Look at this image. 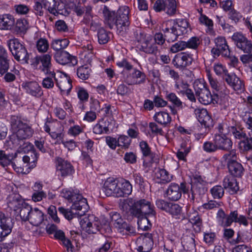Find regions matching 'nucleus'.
Instances as JSON below:
<instances>
[{
    "mask_svg": "<svg viewBox=\"0 0 252 252\" xmlns=\"http://www.w3.org/2000/svg\"><path fill=\"white\" fill-rule=\"evenodd\" d=\"M120 208L125 214L129 213L140 219L138 221V224L141 229H146V226L145 224L149 222L145 216L154 212L150 202L144 199L136 200L132 198H127L121 200Z\"/></svg>",
    "mask_w": 252,
    "mask_h": 252,
    "instance_id": "1",
    "label": "nucleus"
},
{
    "mask_svg": "<svg viewBox=\"0 0 252 252\" xmlns=\"http://www.w3.org/2000/svg\"><path fill=\"white\" fill-rule=\"evenodd\" d=\"M103 13L105 17V23L110 29L116 27L118 33L122 35L126 32L129 25L128 7L122 6L115 13L113 11H110L108 7L104 6Z\"/></svg>",
    "mask_w": 252,
    "mask_h": 252,
    "instance_id": "2",
    "label": "nucleus"
},
{
    "mask_svg": "<svg viewBox=\"0 0 252 252\" xmlns=\"http://www.w3.org/2000/svg\"><path fill=\"white\" fill-rule=\"evenodd\" d=\"M10 124L12 129L16 132L18 139H26L32 136L33 129L29 125L23 123L18 116H12L10 118Z\"/></svg>",
    "mask_w": 252,
    "mask_h": 252,
    "instance_id": "3",
    "label": "nucleus"
},
{
    "mask_svg": "<svg viewBox=\"0 0 252 252\" xmlns=\"http://www.w3.org/2000/svg\"><path fill=\"white\" fill-rule=\"evenodd\" d=\"M194 88L195 95L198 97V99L201 103L208 105L211 103L215 104L218 102L219 99L218 95L211 94L209 90L203 84L195 82Z\"/></svg>",
    "mask_w": 252,
    "mask_h": 252,
    "instance_id": "4",
    "label": "nucleus"
},
{
    "mask_svg": "<svg viewBox=\"0 0 252 252\" xmlns=\"http://www.w3.org/2000/svg\"><path fill=\"white\" fill-rule=\"evenodd\" d=\"M8 45L14 59L20 62L27 63L29 59L28 51L24 45L17 39L9 40Z\"/></svg>",
    "mask_w": 252,
    "mask_h": 252,
    "instance_id": "5",
    "label": "nucleus"
},
{
    "mask_svg": "<svg viewBox=\"0 0 252 252\" xmlns=\"http://www.w3.org/2000/svg\"><path fill=\"white\" fill-rule=\"evenodd\" d=\"M18 152H28V155L23 157L24 163L27 164L26 166L29 165V168H33L35 167L38 157L33 145L29 142L25 143L19 148Z\"/></svg>",
    "mask_w": 252,
    "mask_h": 252,
    "instance_id": "6",
    "label": "nucleus"
},
{
    "mask_svg": "<svg viewBox=\"0 0 252 252\" xmlns=\"http://www.w3.org/2000/svg\"><path fill=\"white\" fill-rule=\"evenodd\" d=\"M136 39L140 44V49L148 54H156L158 53V47L152 40L150 35H146L143 33H137Z\"/></svg>",
    "mask_w": 252,
    "mask_h": 252,
    "instance_id": "7",
    "label": "nucleus"
},
{
    "mask_svg": "<svg viewBox=\"0 0 252 252\" xmlns=\"http://www.w3.org/2000/svg\"><path fill=\"white\" fill-rule=\"evenodd\" d=\"M189 191V187L186 183H182L180 185L175 183L171 184L166 191L167 197L171 200H178L182 196V193H187Z\"/></svg>",
    "mask_w": 252,
    "mask_h": 252,
    "instance_id": "8",
    "label": "nucleus"
},
{
    "mask_svg": "<svg viewBox=\"0 0 252 252\" xmlns=\"http://www.w3.org/2000/svg\"><path fill=\"white\" fill-rule=\"evenodd\" d=\"M215 46L211 50V53L214 57H229L230 50L227 41L224 37L219 36L215 39Z\"/></svg>",
    "mask_w": 252,
    "mask_h": 252,
    "instance_id": "9",
    "label": "nucleus"
},
{
    "mask_svg": "<svg viewBox=\"0 0 252 252\" xmlns=\"http://www.w3.org/2000/svg\"><path fill=\"white\" fill-rule=\"evenodd\" d=\"M80 224L82 229L89 234H95L100 230L99 223L93 216L84 218Z\"/></svg>",
    "mask_w": 252,
    "mask_h": 252,
    "instance_id": "10",
    "label": "nucleus"
},
{
    "mask_svg": "<svg viewBox=\"0 0 252 252\" xmlns=\"http://www.w3.org/2000/svg\"><path fill=\"white\" fill-rule=\"evenodd\" d=\"M232 39L236 47L246 53H251L252 51V43L242 34L239 32L234 33Z\"/></svg>",
    "mask_w": 252,
    "mask_h": 252,
    "instance_id": "11",
    "label": "nucleus"
},
{
    "mask_svg": "<svg viewBox=\"0 0 252 252\" xmlns=\"http://www.w3.org/2000/svg\"><path fill=\"white\" fill-rule=\"evenodd\" d=\"M139 252H149L152 249L153 241L151 234L146 233L140 236L136 241Z\"/></svg>",
    "mask_w": 252,
    "mask_h": 252,
    "instance_id": "12",
    "label": "nucleus"
},
{
    "mask_svg": "<svg viewBox=\"0 0 252 252\" xmlns=\"http://www.w3.org/2000/svg\"><path fill=\"white\" fill-rule=\"evenodd\" d=\"M12 227V220L0 212V242L10 233Z\"/></svg>",
    "mask_w": 252,
    "mask_h": 252,
    "instance_id": "13",
    "label": "nucleus"
},
{
    "mask_svg": "<svg viewBox=\"0 0 252 252\" xmlns=\"http://www.w3.org/2000/svg\"><path fill=\"white\" fill-rule=\"evenodd\" d=\"M76 196L75 199L72 201L73 204L71 208L77 212V216H82L88 211L89 206L87 200L81 194H79Z\"/></svg>",
    "mask_w": 252,
    "mask_h": 252,
    "instance_id": "14",
    "label": "nucleus"
},
{
    "mask_svg": "<svg viewBox=\"0 0 252 252\" xmlns=\"http://www.w3.org/2000/svg\"><path fill=\"white\" fill-rule=\"evenodd\" d=\"M192 61V59L190 55L182 52L175 55L172 63L177 68L183 69L189 65Z\"/></svg>",
    "mask_w": 252,
    "mask_h": 252,
    "instance_id": "15",
    "label": "nucleus"
},
{
    "mask_svg": "<svg viewBox=\"0 0 252 252\" xmlns=\"http://www.w3.org/2000/svg\"><path fill=\"white\" fill-rule=\"evenodd\" d=\"M111 222L120 232L125 229L127 232L132 233L134 231L133 227L127 224L117 213H113L111 216Z\"/></svg>",
    "mask_w": 252,
    "mask_h": 252,
    "instance_id": "16",
    "label": "nucleus"
},
{
    "mask_svg": "<svg viewBox=\"0 0 252 252\" xmlns=\"http://www.w3.org/2000/svg\"><path fill=\"white\" fill-rule=\"evenodd\" d=\"M146 75L140 71L134 69L132 73L127 75L124 81L128 85H140L145 83Z\"/></svg>",
    "mask_w": 252,
    "mask_h": 252,
    "instance_id": "17",
    "label": "nucleus"
},
{
    "mask_svg": "<svg viewBox=\"0 0 252 252\" xmlns=\"http://www.w3.org/2000/svg\"><path fill=\"white\" fill-rule=\"evenodd\" d=\"M54 58L57 62L61 64L70 63L72 65H75L77 63L76 57L70 55L68 52L64 51L56 52Z\"/></svg>",
    "mask_w": 252,
    "mask_h": 252,
    "instance_id": "18",
    "label": "nucleus"
},
{
    "mask_svg": "<svg viewBox=\"0 0 252 252\" xmlns=\"http://www.w3.org/2000/svg\"><path fill=\"white\" fill-rule=\"evenodd\" d=\"M119 182L113 178H108L103 184V190L105 194L108 196H114L117 197V190H118Z\"/></svg>",
    "mask_w": 252,
    "mask_h": 252,
    "instance_id": "19",
    "label": "nucleus"
},
{
    "mask_svg": "<svg viewBox=\"0 0 252 252\" xmlns=\"http://www.w3.org/2000/svg\"><path fill=\"white\" fill-rule=\"evenodd\" d=\"M214 143L216 144L217 149L229 151L232 148V141L224 135L215 134Z\"/></svg>",
    "mask_w": 252,
    "mask_h": 252,
    "instance_id": "20",
    "label": "nucleus"
},
{
    "mask_svg": "<svg viewBox=\"0 0 252 252\" xmlns=\"http://www.w3.org/2000/svg\"><path fill=\"white\" fill-rule=\"evenodd\" d=\"M56 167L62 176L70 175L73 171V166L70 163L61 158L56 159Z\"/></svg>",
    "mask_w": 252,
    "mask_h": 252,
    "instance_id": "21",
    "label": "nucleus"
},
{
    "mask_svg": "<svg viewBox=\"0 0 252 252\" xmlns=\"http://www.w3.org/2000/svg\"><path fill=\"white\" fill-rule=\"evenodd\" d=\"M225 82L235 91H241L244 89V83L235 74H225L223 77Z\"/></svg>",
    "mask_w": 252,
    "mask_h": 252,
    "instance_id": "22",
    "label": "nucleus"
},
{
    "mask_svg": "<svg viewBox=\"0 0 252 252\" xmlns=\"http://www.w3.org/2000/svg\"><path fill=\"white\" fill-rule=\"evenodd\" d=\"M236 216L237 211L231 212L228 216H226L222 210H220L217 214L219 223L224 227L230 226Z\"/></svg>",
    "mask_w": 252,
    "mask_h": 252,
    "instance_id": "23",
    "label": "nucleus"
},
{
    "mask_svg": "<svg viewBox=\"0 0 252 252\" xmlns=\"http://www.w3.org/2000/svg\"><path fill=\"white\" fill-rule=\"evenodd\" d=\"M167 26H175L177 31L181 35L187 33V29L189 27V22L185 19L169 20L166 21Z\"/></svg>",
    "mask_w": 252,
    "mask_h": 252,
    "instance_id": "24",
    "label": "nucleus"
},
{
    "mask_svg": "<svg viewBox=\"0 0 252 252\" xmlns=\"http://www.w3.org/2000/svg\"><path fill=\"white\" fill-rule=\"evenodd\" d=\"M23 87L25 89L27 93L33 96L39 97L43 94L41 87L36 82L26 83L23 85Z\"/></svg>",
    "mask_w": 252,
    "mask_h": 252,
    "instance_id": "25",
    "label": "nucleus"
},
{
    "mask_svg": "<svg viewBox=\"0 0 252 252\" xmlns=\"http://www.w3.org/2000/svg\"><path fill=\"white\" fill-rule=\"evenodd\" d=\"M162 26L164 35L167 38L168 41H174L177 39L179 36L181 35L177 31L176 26H167L166 21L163 23Z\"/></svg>",
    "mask_w": 252,
    "mask_h": 252,
    "instance_id": "26",
    "label": "nucleus"
},
{
    "mask_svg": "<svg viewBox=\"0 0 252 252\" xmlns=\"http://www.w3.org/2000/svg\"><path fill=\"white\" fill-rule=\"evenodd\" d=\"M25 203L19 194H13L9 196L8 206L15 212H18Z\"/></svg>",
    "mask_w": 252,
    "mask_h": 252,
    "instance_id": "27",
    "label": "nucleus"
},
{
    "mask_svg": "<svg viewBox=\"0 0 252 252\" xmlns=\"http://www.w3.org/2000/svg\"><path fill=\"white\" fill-rule=\"evenodd\" d=\"M63 77L61 75H58L57 85L62 92H69L72 88L71 80L68 78L66 74H63Z\"/></svg>",
    "mask_w": 252,
    "mask_h": 252,
    "instance_id": "28",
    "label": "nucleus"
},
{
    "mask_svg": "<svg viewBox=\"0 0 252 252\" xmlns=\"http://www.w3.org/2000/svg\"><path fill=\"white\" fill-rule=\"evenodd\" d=\"M223 186L224 189H228L232 194L236 192L239 189L236 180L231 175H228L224 178Z\"/></svg>",
    "mask_w": 252,
    "mask_h": 252,
    "instance_id": "29",
    "label": "nucleus"
},
{
    "mask_svg": "<svg viewBox=\"0 0 252 252\" xmlns=\"http://www.w3.org/2000/svg\"><path fill=\"white\" fill-rule=\"evenodd\" d=\"M15 25L14 17L8 14L0 15V30H10Z\"/></svg>",
    "mask_w": 252,
    "mask_h": 252,
    "instance_id": "30",
    "label": "nucleus"
},
{
    "mask_svg": "<svg viewBox=\"0 0 252 252\" xmlns=\"http://www.w3.org/2000/svg\"><path fill=\"white\" fill-rule=\"evenodd\" d=\"M154 177L157 179L160 180L161 183H167L171 182L172 180L173 176L170 174L169 172L164 169L155 168L154 170Z\"/></svg>",
    "mask_w": 252,
    "mask_h": 252,
    "instance_id": "31",
    "label": "nucleus"
},
{
    "mask_svg": "<svg viewBox=\"0 0 252 252\" xmlns=\"http://www.w3.org/2000/svg\"><path fill=\"white\" fill-rule=\"evenodd\" d=\"M17 154H6L4 151H0V164L3 167L7 166L10 164L13 168H15L16 165L12 160L17 157Z\"/></svg>",
    "mask_w": 252,
    "mask_h": 252,
    "instance_id": "32",
    "label": "nucleus"
},
{
    "mask_svg": "<svg viewBox=\"0 0 252 252\" xmlns=\"http://www.w3.org/2000/svg\"><path fill=\"white\" fill-rule=\"evenodd\" d=\"M44 220L43 213L38 208L32 209L28 220L33 225L38 226Z\"/></svg>",
    "mask_w": 252,
    "mask_h": 252,
    "instance_id": "33",
    "label": "nucleus"
},
{
    "mask_svg": "<svg viewBox=\"0 0 252 252\" xmlns=\"http://www.w3.org/2000/svg\"><path fill=\"white\" fill-rule=\"evenodd\" d=\"M40 61L41 65L39 66V69L44 73H51L52 64L51 63V56L49 54H46L40 56Z\"/></svg>",
    "mask_w": 252,
    "mask_h": 252,
    "instance_id": "34",
    "label": "nucleus"
},
{
    "mask_svg": "<svg viewBox=\"0 0 252 252\" xmlns=\"http://www.w3.org/2000/svg\"><path fill=\"white\" fill-rule=\"evenodd\" d=\"M42 2L44 8L48 10L49 13L54 15L63 13L60 12L61 9L59 7L60 5H57L55 0H42Z\"/></svg>",
    "mask_w": 252,
    "mask_h": 252,
    "instance_id": "35",
    "label": "nucleus"
},
{
    "mask_svg": "<svg viewBox=\"0 0 252 252\" xmlns=\"http://www.w3.org/2000/svg\"><path fill=\"white\" fill-rule=\"evenodd\" d=\"M227 167L232 175L235 177H241L243 174L244 168L240 163L237 161H227Z\"/></svg>",
    "mask_w": 252,
    "mask_h": 252,
    "instance_id": "36",
    "label": "nucleus"
},
{
    "mask_svg": "<svg viewBox=\"0 0 252 252\" xmlns=\"http://www.w3.org/2000/svg\"><path fill=\"white\" fill-rule=\"evenodd\" d=\"M132 187L130 183L127 181H124L123 182L119 184L117 197L129 195L132 192Z\"/></svg>",
    "mask_w": 252,
    "mask_h": 252,
    "instance_id": "37",
    "label": "nucleus"
},
{
    "mask_svg": "<svg viewBox=\"0 0 252 252\" xmlns=\"http://www.w3.org/2000/svg\"><path fill=\"white\" fill-rule=\"evenodd\" d=\"M47 77L43 79L42 85L46 89L52 88L54 86V81L57 83L58 75L54 71H51V73H45Z\"/></svg>",
    "mask_w": 252,
    "mask_h": 252,
    "instance_id": "38",
    "label": "nucleus"
},
{
    "mask_svg": "<svg viewBox=\"0 0 252 252\" xmlns=\"http://www.w3.org/2000/svg\"><path fill=\"white\" fill-rule=\"evenodd\" d=\"M154 119L157 123L163 126L167 125L171 121L168 113L164 111L156 113L154 116Z\"/></svg>",
    "mask_w": 252,
    "mask_h": 252,
    "instance_id": "39",
    "label": "nucleus"
},
{
    "mask_svg": "<svg viewBox=\"0 0 252 252\" xmlns=\"http://www.w3.org/2000/svg\"><path fill=\"white\" fill-rule=\"evenodd\" d=\"M198 120L200 123L205 127H209L212 125L213 120L206 111H203L200 112Z\"/></svg>",
    "mask_w": 252,
    "mask_h": 252,
    "instance_id": "40",
    "label": "nucleus"
},
{
    "mask_svg": "<svg viewBox=\"0 0 252 252\" xmlns=\"http://www.w3.org/2000/svg\"><path fill=\"white\" fill-rule=\"evenodd\" d=\"M90 72L91 69L88 65H82L77 70L78 77L82 80L88 79L90 77Z\"/></svg>",
    "mask_w": 252,
    "mask_h": 252,
    "instance_id": "41",
    "label": "nucleus"
},
{
    "mask_svg": "<svg viewBox=\"0 0 252 252\" xmlns=\"http://www.w3.org/2000/svg\"><path fill=\"white\" fill-rule=\"evenodd\" d=\"M176 2L175 0H165L164 11L170 16L173 15L176 12Z\"/></svg>",
    "mask_w": 252,
    "mask_h": 252,
    "instance_id": "42",
    "label": "nucleus"
},
{
    "mask_svg": "<svg viewBox=\"0 0 252 252\" xmlns=\"http://www.w3.org/2000/svg\"><path fill=\"white\" fill-rule=\"evenodd\" d=\"M69 42L66 38L54 40L52 42L51 47L57 52L62 51V49L65 48L68 46Z\"/></svg>",
    "mask_w": 252,
    "mask_h": 252,
    "instance_id": "43",
    "label": "nucleus"
},
{
    "mask_svg": "<svg viewBox=\"0 0 252 252\" xmlns=\"http://www.w3.org/2000/svg\"><path fill=\"white\" fill-rule=\"evenodd\" d=\"M228 132L238 139H243L246 138V134L243 131V128L239 126H231L229 127Z\"/></svg>",
    "mask_w": 252,
    "mask_h": 252,
    "instance_id": "44",
    "label": "nucleus"
},
{
    "mask_svg": "<svg viewBox=\"0 0 252 252\" xmlns=\"http://www.w3.org/2000/svg\"><path fill=\"white\" fill-rule=\"evenodd\" d=\"M32 210V209L31 206L26 203L17 213H19L21 218L23 220L26 221L29 219Z\"/></svg>",
    "mask_w": 252,
    "mask_h": 252,
    "instance_id": "45",
    "label": "nucleus"
},
{
    "mask_svg": "<svg viewBox=\"0 0 252 252\" xmlns=\"http://www.w3.org/2000/svg\"><path fill=\"white\" fill-rule=\"evenodd\" d=\"M103 126L105 133H107L110 130L112 131L115 127H117L114 117L107 118V119L103 124Z\"/></svg>",
    "mask_w": 252,
    "mask_h": 252,
    "instance_id": "46",
    "label": "nucleus"
},
{
    "mask_svg": "<svg viewBox=\"0 0 252 252\" xmlns=\"http://www.w3.org/2000/svg\"><path fill=\"white\" fill-rule=\"evenodd\" d=\"M183 246L188 250L191 251L195 249V240L192 236H186L182 241Z\"/></svg>",
    "mask_w": 252,
    "mask_h": 252,
    "instance_id": "47",
    "label": "nucleus"
},
{
    "mask_svg": "<svg viewBox=\"0 0 252 252\" xmlns=\"http://www.w3.org/2000/svg\"><path fill=\"white\" fill-rule=\"evenodd\" d=\"M166 97L168 100L171 102L176 107L182 109L183 102L177 97L175 94L173 93H169L166 94Z\"/></svg>",
    "mask_w": 252,
    "mask_h": 252,
    "instance_id": "48",
    "label": "nucleus"
},
{
    "mask_svg": "<svg viewBox=\"0 0 252 252\" xmlns=\"http://www.w3.org/2000/svg\"><path fill=\"white\" fill-rule=\"evenodd\" d=\"M15 24L16 30L20 32H26L29 28L28 22L24 18L18 19Z\"/></svg>",
    "mask_w": 252,
    "mask_h": 252,
    "instance_id": "49",
    "label": "nucleus"
},
{
    "mask_svg": "<svg viewBox=\"0 0 252 252\" xmlns=\"http://www.w3.org/2000/svg\"><path fill=\"white\" fill-rule=\"evenodd\" d=\"M250 137L246 136L239 143L240 148L245 152L252 150V136Z\"/></svg>",
    "mask_w": 252,
    "mask_h": 252,
    "instance_id": "50",
    "label": "nucleus"
},
{
    "mask_svg": "<svg viewBox=\"0 0 252 252\" xmlns=\"http://www.w3.org/2000/svg\"><path fill=\"white\" fill-rule=\"evenodd\" d=\"M61 194L63 197L71 202L75 199L76 195L77 196L78 194H79L77 190H71L67 189H63Z\"/></svg>",
    "mask_w": 252,
    "mask_h": 252,
    "instance_id": "51",
    "label": "nucleus"
},
{
    "mask_svg": "<svg viewBox=\"0 0 252 252\" xmlns=\"http://www.w3.org/2000/svg\"><path fill=\"white\" fill-rule=\"evenodd\" d=\"M175 87L179 94H184V92L189 88V84L182 80L175 81Z\"/></svg>",
    "mask_w": 252,
    "mask_h": 252,
    "instance_id": "52",
    "label": "nucleus"
},
{
    "mask_svg": "<svg viewBox=\"0 0 252 252\" xmlns=\"http://www.w3.org/2000/svg\"><path fill=\"white\" fill-rule=\"evenodd\" d=\"M98 39L99 43H106L109 39L108 33L103 28L99 29L98 31Z\"/></svg>",
    "mask_w": 252,
    "mask_h": 252,
    "instance_id": "53",
    "label": "nucleus"
},
{
    "mask_svg": "<svg viewBox=\"0 0 252 252\" xmlns=\"http://www.w3.org/2000/svg\"><path fill=\"white\" fill-rule=\"evenodd\" d=\"M140 147L143 156L145 157H150L152 160L154 157V155L151 153L148 144L144 141L141 142Z\"/></svg>",
    "mask_w": 252,
    "mask_h": 252,
    "instance_id": "54",
    "label": "nucleus"
},
{
    "mask_svg": "<svg viewBox=\"0 0 252 252\" xmlns=\"http://www.w3.org/2000/svg\"><path fill=\"white\" fill-rule=\"evenodd\" d=\"M169 208L167 212H169L172 216H177L182 212V208L178 204L171 203L169 205Z\"/></svg>",
    "mask_w": 252,
    "mask_h": 252,
    "instance_id": "55",
    "label": "nucleus"
},
{
    "mask_svg": "<svg viewBox=\"0 0 252 252\" xmlns=\"http://www.w3.org/2000/svg\"><path fill=\"white\" fill-rule=\"evenodd\" d=\"M36 48L39 52H45L49 48V44L46 39L40 38L36 43Z\"/></svg>",
    "mask_w": 252,
    "mask_h": 252,
    "instance_id": "56",
    "label": "nucleus"
},
{
    "mask_svg": "<svg viewBox=\"0 0 252 252\" xmlns=\"http://www.w3.org/2000/svg\"><path fill=\"white\" fill-rule=\"evenodd\" d=\"M59 211L63 214L65 218L68 220H71L75 215H77V212H75L74 210H72L71 208L70 210L65 209L64 208L61 207H59Z\"/></svg>",
    "mask_w": 252,
    "mask_h": 252,
    "instance_id": "57",
    "label": "nucleus"
},
{
    "mask_svg": "<svg viewBox=\"0 0 252 252\" xmlns=\"http://www.w3.org/2000/svg\"><path fill=\"white\" fill-rule=\"evenodd\" d=\"M211 193L215 198H220L224 194V190L221 186H216L211 190Z\"/></svg>",
    "mask_w": 252,
    "mask_h": 252,
    "instance_id": "58",
    "label": "nucleus"
},
{
    "mask_svg": "<svg viewBox=\"0 0 252 252\" xmlns=\"http://www.w3.org/2000/svg\"><path fill=\"white\" fill-rule=\"evenodd\" d=\"M118 146L124 149H127L130 144V139L126 136H120L118 140Z\"/></svg>",
    "mask_w": 252,
    "mask_h": 252,
    "instance_id": "59",
    "label": "nucleus"
},
{
    "mask_svg": "<svg viewBox=\"0 0 252 252\" xmlns=\"http://www.w3.org/2000/svg\"><path fill=\"white\" fill-rule=\"evenodd\" d=\"M187 44L186 42L184 41H179L171 46L170 51L172 53H176L180 51L184 50L187 48Z\"/></svg>",
    "mask_w": 252,
    "mask_h": 252,
    "instance_id": "60",
    "label": "nucleus"
},
{
    "mask_svg": "<svg viewBox=\"0 0 252 252\" xmlns=\"http://www.w3.org/2000/svg\"><path fill=\"white\" fill-rule=\"evenodd\" d=\"M15 12L20 15H26L28 14L30 11L29 6L25 4H17L14 7Z\"/></svg>",
    "mask_w": 252,
    "mask_h": 252,
    "instance_id": "61",
    "label": "nucleus"
},
{
    "mask_svg": "<svg viewBox=\"0 0 252 252\" xmlns=\"http://www.w3.org/2000/svg\"><path fill=\"white\" fill-rule=\"evenodd\" d=\"M189 218L192 224H195L198 226L200 225L201 220L197 212L193 211L192 213L189 212Z\"/></svg>",
    "mask_w": 252,
    "mask_h": 252,
    "instance_id": "62",
    "label": "nucleus"
},
{
    "mask_svg": "<svg viewBox=\"0 0 252 252\" xmlns=\"http://www.w3.org/2000/svg\"><path fill=\"white\" fill-rule=\"evenodd\" d=\"M208 80L212 88L217 92L222 91V87L218 81L210 75H208Z\"/></svg>",
    "mask_w": 252,
    "mask_h": 252,
    "instance_id": "63",
    "label": "nucleus"
},
{
    "mask_svg": "<svg viewBox=\"0 0 252 252\" xmlns=\"http://www.w3.org/2000/svg\"><path fill=\"white\" fill-rule=\"evenodd\" d=\"M216 239V234L214 232H205L204 234V241L208 245H212Z\"/></svg>",
    "mask_w": 252,
    "mask_h": 252,
    "instance_id": "64",
    "label": "nucleus"
}]
</instances>
